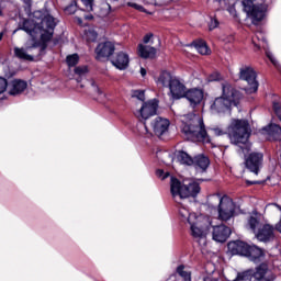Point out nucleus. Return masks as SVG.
<instances>
[{"instance_id": "nucleus-41", "label": "nucleus", "mask_w": 281, "mask_h": 281, "mask_svg": "<svg viewBox=\"0 0 281 281\" xmlns=\"http://www.w3.org/2000/svg\"><path fill=\"white\" fill-rule=\"evenodd\" d=\"M221 23L218 22V19L211 16L209 21V30L212 32V30H216Z\"/></svg>"}, {"instance_id": "nucleus-42", "label": "nucleus", "mask_w": 281, "mask_h": 281, "mask_svg": "<svg viewBox=\"0 0 281 281\" xmlns=\"http://www.w3.org/2000/svg\"><path fill=\"white\" fill-rule=\"evenodd\" d=\"M8 88H9L8 80L3 77H0V95L1 93H5Z\"/></svg>"}, {"instance_id": "nucleus-17", "label": "nucleus", "mask_w": 281, "mask_h": 281, "mask_svg": "<svg viewBox=\"0 0 281 281\" xmlns=\"http://www.w3.org/2000/svg\"><path fill=\"white\" fill-rule=\"evenodd\" d=\"M114 52L115 45L112 42L100 43L95 48L98 60H100V58H109L110 56H113Z\"/></svg>"}, {"instance_id": "nucleus-55", "label": "nucleus", "mask_w": 281, "mask_h": 281, "mask_svg": "<svg viewBox=\"0 0 281 281\" xmlns=\"http://www.w3.org/2000/svg\"><path fill=\"white\" fill-rule=\"evenodd\" d=\"M77 21H78L79 24L82 23V19H80V18H78Z\"/></svg>"}, {"instance_id": "nucleus-34", "label": "nucleus", "mask_w": 281, "mask_h": 281, "mask_svg": "<svg viewBox=\"0 0 281 281\" xmlns=\"http://www.w3.org/2000/svg\"><path fill=\"white\" fill-rule=\"evenodd\" d=\"M78 60H80L78 54L68 55L66 58L68 67H76V65H78Z\"/></svg>"}, {"instance_id": "nucleus-9", "label": "nucleus", "mask_w": 281, "mask_h": 281, "mask_svg": "<svg viewBox=\"0 0 281 281\" xmlns=\"http://www.w3.org/2000/svg\"><path fill=\"white\" fill-rule=\"evenodd\" d=\"M157 109H159V101L157 99L144 102L142 108L135 113L139 120H148L153 115H157Z\"/></svg>"}, {"instance_id": "nucleus-45", "label": "nucleus", "mask_w": 281, "mask_h": 281, "mask_svg": "<svg viewBox=\"0 0 281 281\" xmlns=\"http://www.w3.org/2000/svg\"><path fill=\"white\" fill-rule=\"evenodd\" d=\"M90 85H91L92 91L97 93V95H102V90L98 88V85H95V81H90Z\"/></svg>"}, {"instance_id": "nucleus-13", "label": "nucleus", "mask_w": 281, "mask_h": 281, "mask_svg": "<svg viewBox=\"0 0 281 281\" xmlns=\"http://www.w3.org/2000/svg\"><path fill=\"white\" fill-rule=\"evenodd\" d=\"M168 89L170 90L171 98L173 100H181V98H184L186 92L188 91L186 85H183V82L177 78H173Z\"/></svg>"}, {"instance_id": "nucleus-7", "label": "nucleus", "mask_w": 281, "mask_h": 281, "mask_svg": "<svg viewBox=\"0 0 281 281\" xmlns=\"http://www.w3.org/2000/svg\"><path fill=\"white\" fill-rule=\"evenodd\" d=\"M191 236L193 238H200V240L205 241V236H207V232H210V227L212 226V222H210V217H205L203 215H198L193 222L190 224Z\"/></svg>"}, {"instance_id": "nucleus-11", "label": "nucleus", "mask_w": 281, "mask_h": 281, "mask_svg": "<svg viewBox=\"0 0 281 281\" xmlns=\"http://www.w3.org/2000/svg\"><path fill=\"white\" fill-rule=\"evenodd\" d=\"M252 278L256 281H273L276 280V274L269 271V266H267V263H261L252 270Z\"/></svg>"}, {"instance_id": "nucleus-24", "label": "nucleus", "mask_w": 281, "mask_h": 281, "mask_svg": "<svg viewBox=\"0 0 281 281\" xmlns=\"http://www.w3.org/2000/svg\"><path fill=\"white\" fill-rule=\"evenodd\" d=\"M238 0H213L222 10H227L231 16H236V3Z\"/></svg>"}, {"instance_id": "nucleus-39", "label": "nucleus", "mask_w": 281, "mask_h": 281, "mask_svg": "<svg viewBox=\"0 0 281 281\" xmlns=\"http://www.w3.org/2000/svg\"><path fill=\"white\" fill-rule=\"evenodd\" d=\"M76 10H78V4L76 1H72L68 7L65 8L66 14H76Z\"/></svg>"}, {"instance_id": "nucleus-12", "label": "nucleus", "mask_w": 281, "mask_h": 281, "mask_svg": "<svg viewBox=\"0 0 281 281\" xmlns=\"http://www.w3.org/2000/svg\"><path fill=\"white\" fill-rule=\"evenodd\" d=\"M261 135H265L268 142H281V126L271 123L261 130Z\"/></svg>"}, {"instance_id": "nucleus-28", "label": "nucleus", "mask_w": 281, "mask_h": 281, "mask_svg": "<svg viewBox=\"0 0 281 281\" xmlns=\"http://www.w3.org/2000/svg\"><path fill=\"white\" fill-rule=\"evenodd\" d=\"M176 159L179 161V164H182L183 166H192V164H194V159L183 150H179L176 153Z\"/></svg>"}, {"instance_id": "nucleus-33", "label": "nucleus", "mask_w": 281, "mask_h": 281, "mask_svg": "<svg viewBox=\"0 0 281 281\" xmlns=\"http://www.w3.org/2000/svg\"><path fill=\"white\" fill-rule=\"evenodd\" d=\"M256 40L261 41V43H267V38H265L262 32H257L256 36L252 38V45L256 47L257 50H260L262 44L256 43Z\"/></svg>"}, {"instance_id": "nucleus-49", "label": "nucleus", "mask_w": 281, "mask_h": 281, "mask_svg": "<svg viewBox=\"0 0 281 281\" xmlns=\"http://www.w3.org/2000/svg\"><path fill=\"white\" fill-rule=\"evenodd\" d=\"M143 128H144L143 133H144L145 135H151V133H150V131L148 130V126L146 125V123H143Z\"/></svg>"}, {"instance_id": "nucleus-38", "label": "nucleus", "mask_w": 281, "mask_h": 281, "mask_svg": "<svg viewBox=\"0 0 281 281\" xmlns=\"http://www.w3.org/2000/svg\"><path fill=\"white\" fill-rule=\"evenodd\" d=\"M260 225V222H258V218L250 216L248 220V226L250 227L251 232L256 233V228Z\"/></svg>"}, {"instance_id": "nucleus-40", "label": "nucleus", "mask_w": 281, "mask_h": 281, "mask_svg": "<svg viewBox=\"0 0 281 281\" xmlns=\"http://www.w3.org/2000/svg\"><path fill=\"white\" fill-rule=\"evenodd\" d=\"M272 108H273L274 114L277 115V117L281 122V103L278 102V101H273L272 102Z\"/></svg>"}, {"instance_id": "nucleus-18", "label": "nucleus", "mask_w": 281, "mask_h": 281, "mask_svg": "<svg viewBox=\"0 0 281 281\" xmlns=\"http://www.w3.org/2000/svg\"><path fill=\"white\" fill-rule=\"evenodd\" d=\"M228 251H231L233 256H247L249 254V245L240 240L229 241Z\"/></svg>"}, {"instance_id": "nucleus-16", "label": "nucleus", "mask_w": 281, "mask_h": 281, "mask_svg": "<svg viewBox=\"0 0 281 281\" xmlns=\"http://www.w3.org/2000/svg\"><path fill=\"white\" fill-rule=\"evenodd\" d=\"M232 236V228L225 225L213 226V240L225 243Z\"/></svg>"}, {"instance_id": "nucleus-53", "label": "nucleus", "mask_w": 281, "mask_h": 281, "mask_svg": "<svg viewBox=\"0 0 281 281\" xmlns=\"http://www.w3.org/2000/svg\"><path fill=\"white\" fill-rule=\"evenodd\" d=\"M203 281H218V280H217V279L210 278V277H206V278H204Z\"/></svg>"}, {"instance_id": "nucleus-37", "label": "nucleus", "mask_w": 281, "mask_h": 281, "mask_svg": "<svg viewBox=\"0 0 281 281\" xmlns=\"http://www.w3.org/2000/svg\"><path fill=\"white\" fill-rule=\"evenodd\" d=\"M132 98H136L137 100H140V102H144L146 100V94L144 90H134L132 92Z\"/></svg>"}, {"instance_id": "nucleus-2", "label": "nucleus", "mask_w": 281, "mask_h": 281, "mask_svg": "<svg viewBox=\"0 0 281 281\" xmlns=\"http://www.w3.org/2000/svg\"><path fill=\"white\" fill-rule=\"evenodd\" d=\"M231 144L238 146V153L245 155V166L249 172L258 175L265 161V155L260 151H251V144L249 142V122L247 120L233 119L227 132ZM247 153H250L247 155Z\"/></svg>"}, {"instance_id": "nucleus-10", "label": "nucleus", "mask_w": 281, "mask_h": 281, "mask_svg": "<svg viewBox=\"0 0 281 281\" xmlns=\"http://www.w3.org/2000/svg\"><path fill=\"white\" fill-rule=\"evenodd\" d=\"M222 98L233 102L234 106H238V100L243 98V94H240L238 90L234 89L232 83L224 81L222 83Z\"/></svg>"}, {"instance_id": "nucleus-47", "label": "nucleus", "mask_w": 281, "mask_h": 281, "mask_svg": "<svg viewBox=\"0 0 281 281\" xmlns=\"http://www.w3.org/2000/svg\"><path fill=\"white\" fill-rule=\"evenodd\" d=\"M128 5L131 8H134L135 10H138L139 12H146V9L142 7V4H137L135 2H130Z\"/></svg>"}, {"instance_id": "nucleus-36", "label": "nucleus", "mask_w": 281, "mask_h": 281, "mask_svg": "<svg viewBox=\"0 0 281 281\" xmlns=\"http://www.w3.org/2000/svg\"><path fill=\"white\" fill-rule=\"evenodd\" d=\"M76 76H79V78H83V76H87L89 74V68L87 66H78L75 68Z\"/></svg>"}, {"instance_id": "nucleus-56", "label": "nucleus", "mask_w": 281, "mask_h": 281, "mask_svg": "<svg viewBox=\"0 0 281 281\" xmlns=\"http://www.w3.org/2000/svg\"><path fill=\"white\" fill-rule=\"evenodd\" d=\"M3 38V33H0V41H2Z\"/></svg>"}, {"instance_id": "nucleus-26", "label": "nucleus", "mask_w": 281, "mask_h": 281, "mask_svg": "<svg viewBox=\"0 0 281 281\" xmlns=\"http://www.w3.org/2000/svg\"><path fill=\"white\" fill-rule=\"evenodd\" d=\"M138 54L140 58H155L157 56V48L153 46H138Z\"/></svg>"}, {"instance_id": "nucleus-5", "label": "nucleus", "mask_w": 281, "mask_h": 281, "mask_svg": "<svg viewBox=\"0 0 281 281\" xmlns=\"http://www.w3.org/2000/svg\"><path fill=\"white\" fill-rule=\"evenodd\" d=\"M212 201L218 202L220 221H231L236 214V204L227 195L221 196V193L211 195Z\"/></svg>"}, {"instance_id": "nucleus-21", "label": "nucleus", "mask_w": 281, "mask_h": 281, "mask_svg": "<svg viewBox=\"0 0 281 281\" xmlns=\"http://www.w3.org/2000/svg\"><path fill=\"white\" fill-rule=\"evenodd\" d=\"M111 63L114 67H116V69L124 71V69L128 67V63H130L128 54L124 52H119L112 58Z\"/></svg>"}, {"instance_id": "nucleus-29", "label": "nucleus", "mask_w": 281, "mask_h": 281, "mask_svg": "<svg viewBox=\"0 0 281 281\" xmlns=\"http://www.w3.org/2000/svg\"><path fill=\"white\" fill-rule=\"evenodd\" d=\"M189 47H194V49H196V52L202 56H207V54H210V48L207 47V44H205L204 41H195L192 44H190Z\"/></svg>"}, {"instance_id": "nucleus-57", "label": "nucleus", "mask_w": 281, "mask_h": 281, "mask_svg": "<svg viewBox=\"0 0 281 281\" xmlns=\"http://www.w3.org/2000/svg\"><path fill=\"white\" fill-rule=\"evenodd\" d=\"M77 82H80V79H77Z\"/></svg>"}, {"instance_id": "nucleus-4", "label": "nucleus", "mask_w": 281, "mask_h": 281, "mask_svg": "<svg viewBox=\"0 0 281 281\" xmlns=\"http://www.w3.org/2000/svg\"><path fill=\"white\" fill-rule=\"evenodd\" d=\"M181 122V132L187 139L190 142H202L203 144H210L211 139L205 131L203 117L191 113L182 116Z\"/></svg>"}, {"instance_id": "nucleus-44", "label": "nucleus", "mask_w": 281, "mask_h": 281, "mask_svg": "<svg viewBox=\"0 0 281 281\" xmlns=\"http://www.w3.org/2000/svg\"><path fill=\"white\" fill-rule=\"evenodd\" d=\"M169 175H170V173L164 171V169H158V170L156 171L157 178H158V179H161L162 181H164L165 179H168Z\"/></svg>"}, {"instance_id": "nucleus-50", "label": "nucleus", "mask_w": 281, "mask_h": 281, "mask_svg": "<svg viewBox=\"0 0 281 281\" xmlns=\"http://www.w3.org/2000/svg\"><path fill=\"white\" fill-rule=\"evenodd\" d=\"M103 8H105V10H108L105 13L102 14V16H106V14L109 13V10H111V4L106 3L103 4Z\"/></svg>"}, {"instance_id": "nucleus-52", "label": "nucleus", "mask_w": 281, "mask_h": 281, "mask_svg": "<svg viewBox=\"0 0 281 281\" xmlns=\"http://www.w3.org/2000/svg\"><path fill=\"white\" fill-rule=\"evenodd\" d=\"M140 76L144 78L146 76V69L144 67L140 68Z\"/></svg>"}, {"instance_id": "nucleus-3", "label": "nucleus", "mask_w": 281, "mask_h": 281, "mask_svg": "<svg viewBox=\"0 0 281 281\" xmlns=\"http://www.w3.org/2000/svg\"><path fill=\"white\" fill-rule=\"evenodd\" d=\"M170 192L173 201L179 204L178 212L182 221L187 223H192L196 221L199 215L196 213H191L190 209L181 203L184 199H190V196H196L201 192V187L198 182H189L188 184L181 183L179 179L171 177L170 181Z\"/></svg>"}, {"instance_id": "nucleus-46", "label": "nucleus", "mask_w": 281, "mask_h": 281, "mask_svg": "<svg viewBox=\"0 0 281 281\" xmlns=\"http://www.w3.org/2000/svg\"><path fill=\"white\" fill-rule=\"evenodd\" d=\"M213 134H215L216 137H221L222 135H225V131L221 130V127H213L211 128Z\"/></svg>"}, {"instance_id": "nucleus-23", "label": "nucleus", "mask_w": 281, "mask_h": 281, "mask_svg": "<svg viewBox=\"0 0 281 281\" xmlns=\"http://www.w3.org/2000/svg\"><path fill=\"white\" fill-rule=\"evenodd\" d=\"M198 173L205 172L210 167V158L205 155H198L193 158V162L191 164Z\"/></svg>"}, {"instance_id": "nucleus-32", "label": "nucleus", "mask_w": 281, "mask_h": 281, "mask_svg": "<svg viewBox=\"0 0 281 281\" xmlns=\"http://www.w3.org/2000/svg\"><path fill=\"white\" fill-rule=\"evenodd\" d=\"M262 48L266 52V56L267 58H269L270 63H272V65L277 68L280 69V63H278V59H276V56H273V53H271V50H269V48H267V46L262 45Z\"/></svg>"}, {"instance_id": "nucleus-35", "label": "nucleus", "mask_w": 281, "mask_h": 281, "mask_svg": "<svg viewBox=\"0 0 281 281\" xmlns=\"http://www.w3.org/2000/svg\"><path fill=\"white\" fill-rule=\"evenodd\" d=\"M86 40L88 43H95L98 41V32L94 30L86 31Z\"/></svg>"}, {"instance_id": "nucleus-14", "label": "nucleus", "mask_w": 281, "mask_h": 281, "mask_svg": "<svg viewBox=\"0 0 281 281\" xmlns=\"http://www.w3.org/2000/svg\"><path fill=\"white\" fill-rule=\"evenodd\" d=\"M151 128L157 137H161V135H166V133H168V128H170V121L165 117L157 116L151 122Z\"/></svg>"}, {"instance_id": "nucleus-1", "label": "nucleus", "mask_w": 281, "mask_h": 281, "mask_svg": "<svg viewBox=\"0 0 281 281\" xmlns=\"http://www.w3.org/2000/svg\"><path fill=\"white\" fill-rule=\"evenodd\" d=\"M20 30L31 36L33 43L27 42L23 47H14V56L20 60H34L47 49V43L54 38L56 20L43 11L33 12L32 19L24 20Z\"/></svg>"}, {"instance_id": "nucleus-54", "label": "nucleus", "mask_w": 281, "mask_h": 281, "mask_svg": "<svg viewBox=\"0 0 281 281\" xmlns=\"http://www.w3.org/2000/svg\"><path fill=\"white\" fill-rule=\"evenodd\" d=\"M26 5H32V0H22Z\"/></svg>"}, {"instance_id": "nucleus-43", "label": "nucleus", "mask_w": 281, "mask_h": 281, "mask_svg": "<svg viewBox=\"0 0 281 281\" xmlns=\"http://www.w3.org/2000/svg\"><path fill=\"white\" fill-rule=\"evenodd\" d=\"M87 12H93V0H81Z\"/></svg>"}, {"instance_id": "nucleus-15", "label": "nucleus", "mask_w": 281, "mask_h": 281, "mask_svg": "<svg viewBox=\"0 0 281 281\" xmlns=\"http://www.w3.org/2000/svg\"><path fill=\"white\" fill-rule=\"evenodd\" d=\"M184 98L188 100L189 104L194 109V106H199V104L203 102V98H204L203 89H199V88L190 89L184 93Z\"/></svg>"}, {"instance_id": "nucleus-30", "label": "nucleus", "mask_w": 281, "mask_h": 281, "mask_svg": "<svg viewBox=\"0 0 281 281\" xmlns=\"http://www.w3.org/2000/svg\"><path fill=\"white\" fill-rule=\"evenodd\" d=\"M254 279V269H248L244 272H238L234 281H251Z\"/></svg>"}, {"instance_id": "nucleus-51", "label": "nucleus", "mask_w": 281, "mask_h": 281, "mask_svg": "<svg viewBox=\"0 0 281 281\" xmlns=\"http://www.w3.org/2000/svg\"><path fill=\"white\" fill-rule=\"evenodd\" d=\"M86 21H93V14L89 13L85 15Z\"/></svg>"}, {"instance_id": "nucleus-31", "label": "nucleus", "mask_w": 281, "mask_h": 281, "mask_svg": "<svg viewBox=\"0 0 281 281\" xmlns=\"http://www.w3.org/2000/svg\"><path fill=\"white\" fill-rule=\"evenodd\" d=\"M177 273L180 276V278H182L183 281H192V273L186 270L183 265L177 268Z\"/></svg>"}, {"instance_id": "nucleus-25", "label": "nucleus", "mask_w": 281, "mask_h": 281, "mask_svg": "<svg viewBox=\"0 0 281 281\" xmlns=\"http://www.w3.org/2000/svg\"><path fill=\"white\" fill-rule=\"evenodd\" d=\"M248 258L252 260V262H258L261 258L265 257V251L258 246H248V254H246Z\"/></svg>"}, {"instance_id": "nucleus-27", "label": "nucleus", "mask_w": 281, "mask_h": 281, "mask_svg": "<svg viewBox=\"0 0 281 281\" xmlns=\"http://www.w3.org/2000/svg\"><path fill=\"white\" fill-rule=\"evenodd\" d=\"M172 80H175V78H172V75H170V72L168 71H162L158 79L156 80L157 85L160 87H170V85L172 83Z\"/></svg>"}, {"instance_id": "nucleus-19", "label": "nucleus", "mask_w": 281, "mask_h": 281, "mask_svg": "<svg viewBox=\"0 0 281 281\" xmlns=\"http://www.w3.org/2000/svg\"><path fill=\"white\" fill-rule=\"evenodd\" d=\"M232 106H234V103L231 100H227L224 97H218L211 105V111H214L215 113H225V111H229Z\"/></svg>"}, {"instance_id": "nucleus-22", "label": "nucleus", "mask_w": 281, "mask_h": 281, "mask_svg": "<svg viewBox=\"0 0 281 281\" xmlns=\"http://www.w3.org/2000/svg\"><path fill=\"white\" fill-rule=\"evenodd\" d=\"M27 89V82L21 79H14L9 83V94L10 95H21L23 91Z\"/></svg>"}, {"instance_id": "nucleus-6", "label": "nucleus", "mask_w": 281, "mask_h": 281, "mask_svg": "<svg viewBox=\"0 0 281 281\" xmlns=\"http://www.w3.org/2000/svg\"><path fill=\"white\" fill-rule=\"evenodd\" d=\"M244 12L254 25H258L267 16V3L254 4V0H243Z\"/></svg>"}, {"instance_id": "nucleus-48", "label": "nucleus", "mask_w": 281, "mask_h": 281, "mask_svg": "<svg viewBox=\"0 0 281 281\" xmlns=\"http://www.w3.org/2000/svg\"><path fill=\"white\" fill-rule=\"evenodd\" d=\"M150 38H153V34H151V33H148V34H146V35L144 36L143 42H144L145 44H148V43H150Z\"/></svg>"}, {"instance_id": "nucleus-8", "label": "nucleus", "mask_w": 281, "mask_h": 281, "mask_svg": "<svg viewBox=\"0 0 281 281\" xmlns=\"http://www.w3.org/2000/svg\"><path fill=\"white\" fill-rule=\"evenodd\" d=\"M240 80H245L248 83L246 92L256 93L258 91V80H256V70L249 66H245L239 70Z\"/></svg>"}, {"instance_id": "nucleus-20", "label": "nucleus", "mask_w": 281, "mask_h": 281, "mask_svg": "<svg viewBox=\"0 0 281 281\" xmlns=\"http://www.w3.org/2000/svg\"><path fill=\"white\" fill-rule=\"evenodd\" d=\"M256 238L259 239L260 243H271V240L276 238L273 226L269 224L261 226L256 234Z\"/></svg>"}]
</instances>
